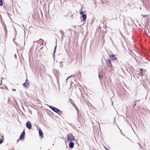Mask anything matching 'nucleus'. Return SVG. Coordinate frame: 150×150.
Segmentation results:
<instances>
[{
  "label": "nucleus",
  "instance_id": "nucleus-4",
  "mask_svg": "<svg viewBox=\"0 0 150 150\" xmlns=\"http://www.w3.org/2000/svg\"><path fill=\"white\" fill-rule=\"evenodd\" d=\"M26 127L29 129H30L32 127V126L29 121L27 122L26 124Z\"/></svg>",
  "mask_w": 150,
  "mask_h": 150
},
{
  "label": "nucleus",
  "instance_id": "nucleus-13",
  "mask_svg": "<svg viewBox=\"0 0 150 150\" xmlns=\"http://www.w3.org/2000/svg\"><path fill=\"white\" fill-rule=\"evenodd\" d=\"M80 14L81 15H83V14H84L83 13V11H81L80 12Z\"/></svg>",
  "mask_w": 150,
  "mask_h": 150
},
{
  "label": "nucleus",
  "instance_id": "nucleus-11",
  "mask_svg": "<svg viewBox=\"0 0 150 150\" xmlns=\"http://www.w3.org/2000/svg\"><path fill=\"white\" fill-rule=\"evenodd\" d=\"M3 5V2L2 0H0V6H2Z\"/></svg>",
  "mask_w": 150,
  "mask_h": 150
},
{
  "label": "nucleus",
  "instance_id": "nucleus-7",
  "mask_svg": "<svg viewBox=\"0 0 150 150\" xmlns=\"http://www.w3.org/2000/svg\"><path fill=\"white\" fill-rule=\"evenodd\" d=\"M74 146V144L73 142H71L69 144V147L70 148L72 149L73 148Z\"/></svg>",
  "mask_w": 150,
  "mask_h": 150
},
{
  "label": "nucleus",
  "instance_id": "nucleus-19",
  "mask_svg": "<svg viewBox=\"0 0 150 150\" xmlns=\"http://www.w3.org/2000/svg\"><path fill=\"white\" fill-rule=\"evenodd\" d=\"M13 91H16V89H13Z\"/></svg>",
  "mask_w": 150,
  "mask_h": 150
},
{
  "label": "nucleus",
  "instance_id": "nucleus-17",
  "mask_svg": "<svg viewBox=\"0 0 150 150\" xmlns=\"http://www.w3.org/2000/svg\"><path fill=\"white\" fill-rule=\"evenodd\" d=\"M105 148L106 149V150H110L109 149H107L105 147Z\"/></svg>",
  "mask_w": 150,
  "mask_h": 150
},
{
  "label": "nucleus",
  "instance_id": "nucleus-2",
  "mask_svg": "<svg viewBox=\"0 0 150 150\" xmlns=\"http://www.w3.org/2000/svg\"><path fill=\"white\" fill-rule=\"evenodd\" d=\"M49 107L54 112L57 113L58 114H59L61 113V111L59 109L54 108L53 106H50Z\"/></svg>",
  "mask_w": 150,
  "mask_h": 150
},
{
  "label": "nucleus",
  "instance_id": "nucleus-1",
  "mask_svg": "<svg viewBox=\"0 0 150 150\" xmlns=\"http://www.w3.org/2000/svg\"><path fill=\"white\" fill-rule=\"evenodd\" d=\"M67 140L69 141H71L75 140L74 137L71 134H69L67 136Z\"/></svg>",
  "mask_w": 150,
  "mask_h": 150
},
{
  "label": "nucleus",
  "instance_id": "nucleus-15",
  "mask_svg": "<svg viewBox=\"0 0 150 150\" xmlns=\"http://www.w3.org/2000/svg\"><path fill=\"white\" fill-rule=\"evenodd\" d=\"M3 142V140H0V144H1Z\"/></svg>",
  "mask_w": 150,
  "mask_h": 150
},
{
  "label": "nucleus",
  "instance_id": "nucleus-16",
  "mask_svg": "<svg viewBox=\"0 0 150 150\" xmlns=\"http://www.w3.org/2000/svg\"><path fill=\"white\" fill-rule=\"evenodd\" d=\"M56 46H55V49H54V52H55V49L56 48Z\"/></svg>",
  "mask_w": 150,
  "mask_h": 150
},
{
  "label": "nucleus",
  "instance_id": "nucleus-6",
  "mask_svg": "<svg viewBox=\"0 0 150 150\" xmlns=\"http://www.w3.org/2000/svg\"><path fill=\"white\" fill-rule=\"evenodd\" d=\"M39 133L40 136L41 138H42L43 137V133L41 130L40 129H39Z\"/></svg>",
  "mask_w": 150,
  "mask_h": 150
},
{
  "label": "nucleus",
  "instance_id": "nucleus-14",
  "mask_svg": "<svg viewBox=\"0 0 150 150\" xmlns=\"http://www.w3.org/2000/svg\"><path fill=\"white\" fill-rule=\"evenodd\" d=\"M71 76H69L68 77H67V78L66 79V82H67L68 79H69L70 78H71Z\"/></svg>",
  "mask_w": 150,
  "mask_h": 150
},
{
  "label": "nucleus",
  "instance_id": "nucleus-9",
  "mask_svg": "<svg viewBox=\"0 0 150 150\" xmlns=\"http://www.w3.org/2000/svg\"><path fill=\"white\" fill-rule=\"evenodd\" d=\"M81 17L83 20H85L86 18V15L85 14H83V15H82Z\"/></svg>",
  "mask_w": 150,
  "mask_h": 150
},
{
  "label": "nucleus",
  "instance_id": "nucleus-3",
  "mask_svg": "<svg viewBox=\"0 0 150 150\" xmlns=\"http://www.w3.org/2000/svg\"><path fill=\"white\" fill-rule=\"evenodd\" d=\"M23 86L26 88H28L29 86V82L28 80L27 79L25 83L23 84Z\"/></svg>",
  "mask_w": 150,
  "mask_h": 150
},
{
  "label": "nucleus",
  "instance_id": "nucleus-8",
  "mask_svg": "<svg viewBox=\"0 0 150 150\" xmlns=\"http://www.w3.org/2000/svg\"><path fill=\"white\" fill-rule=\"evenodd\" d=\"M110 57L112 60H116L117 59L116 57L114 55H112L110 56Z\"/></svg>",
  "mask_w": 150,
  "mask_h": 150
},
{
  "label": "nucleus",
  "instance_id": "nucleus-18",
  "mask_svg": "<svg viewBox=\"0 0 150 150\" xmlns=\"http://www.w3.org/2000/svg\"><path fill=\"white\" fill-rule=\"evenodd\" d=\"M144 17H146V15H142Z\"/></svg>",
  "mask_w": 150,
  "mask_h": 150
},
{
  "label": "nucleus",
  "instance_id": "nucleus-10",
  "mask_svg": "<svg viewBox=\"0 0 150 150\" xmlns=\"http://www.w3.org/2000/svg\"><path fill=\"white\" fill-rule=\"evenodd\" d=\"M108 64H108V66H110V67H112V66L111 65V62H110V60H109L108 62Z\"/></svg>",
  "mask_w": 150,
  "mask_h": 150
},
{
  "label": "nucleus",
  "instance_id": "nucleus-12",
  "mask_svg": "<svg viewBox=\"0 0 150 150\" xmlns=\"http://www.w3.org/2000/svg\"><path fill=\"white\" fill-rule=\"evenodd\" d=\"M140 71H141V72L140 73H141V75H142V74L143 73V69H140Z\"/></svg>",
  "mask_w": 150,
  "mask_h": 150
},
{
  "label": "nucleus",
  "instance_id": "nucleus-20",
  "mask_svg": "<svg viewBox=\"0 0 150 150\" xmlns=\"http://www.w3.org/2000/svg\"><path fill=\"white\" fill-rule=\"evenodd\" d=\"M99 78H100V75H99Z\"/></svg>",
  "mask_w": 150,
  "mask_h": 150
},
{
  "label": "nucleus",
  "instance_id": "nucleus-5",
  "mask_svg": "<svg viewBox=\"0 0 150 150\" xmlns=\"http://www.w3.org/2000/svg\"><path fill=\"white\" fill-rule=\"evenodd\" d=\"M25 132L24 130L21 135L20 139H24V136L25 135Z\"/></svg>",
  "mask_w": 150,
  "mask_h": 150
}]
</instances>
